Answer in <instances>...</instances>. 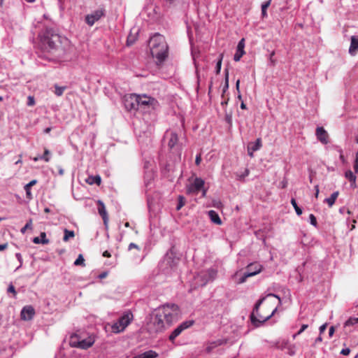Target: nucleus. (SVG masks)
<instances>
[{
	"label": "nucleus",
	"mask_w": 358,
	"mask_h": 358,
	"mask_svg": "<svg viewBox=\"0 0 358 358\" xmlns=\"http://www.w3.org/2000/svg\"><path fill=\"white\" fill-rule=\"evenodd\" d=\"M41 45L43 50L59 60L67 59L72 49L69 39L52 28H46L42 33Z\"/></svg>",
	"instance_id": "f257e3e1"
},
{
	"label": "nucleus",
	"mask_w": 358,
	"mask_h": 358,
	"mask_svg": "<svg viewBox=\"0 0 358 358\" xmlns=\"http://www.w3.org/2000/svg\"><path fill=\"white\" fill-rule=\"evenodd\" d=\"M74 265L75 266H85V259H84L83 255L80 254L78 255V258L74 262Z\"/></svg>",
	"instance_id": "2f4dec72"
},
{
	"label": "nucleus",
	"mask_w": 358,
	"mask_h": 358,
	"mask_svg": "<svg viewBox=\"0 0 358 358\" xmlns=\"http://www.w3.org/2000/svg\"><path fill=\"white\" fill-rule=\"evenodd\" d=\"M358 51V36H352L350 38V45L349 48V53L354 56Z\"/></svg>",
	"instance_id": "412c9836"
},
{
	"label": "nucleus",
	"mask_w": 358,
	"mask_h": 358,
	"mask_svg": "<svg viewBox=\"0 0 358 358\" xmlns=\"http://www.w3.org/2000/svg\"><path fill=\"white\" fill-rule=\"evenodd\" d=\"M58 172L60 176H63L64 173V171L61 166H58Z\"/></svg>",
	"instance_id": "680f3d73"
},
{
	"label": "nucleus",
	"mask_w": 358,
	"mask_h": 358,
	"mask_svg": "<svg viewBox=\"0 0 358 358\" xmlns=\"http://www.w3.org/2000/svg\"><path fill=\"white\" fill-rule=\"evenodd\" d=\"M133 318L134 315L131 312H125L123 315L119 318L118 321L112 325V331L116 334L123 331L133 320Z\"/></svg>",
	"instance_id": "39448f33"
},
{
	"label": "nucleus",
	"mask_w": 358,
	"mask_h": 358,
	"mask_svg": "<svg viewBox=\"0 0 358 358\" xmlns=\"http://www.w3.org/2000/svg\"><path fill=\"white\" fill-rule=\"evenodd\" d=\"M152 56L157 59V64L163 62L168 57V45L164 36L155 34L150 40Z\"/></svg>",
	"instance_id": "7ed1b4c3"
},
{
	"label": "nucleus",
	"mask_w": 358,
	"mask_h": 358,
	"mask_svg": "<svg viewBox=\"0 0 358 358\" xmlns=\"http://www.w3.org/2000/svg\"><path fill=\"white\" fill-rule=\"evenodd\" d=\"M159 356L158 353L154 350H148L142 354L136 355L132 358H157Z\"/></svg>",
	"instance_id": "4be33fe9"
},
{
	"label": "nucleus",
	"mask_w": 358,
	"mask_h": 358,
	"mask_svg": "<svg viewBox=\"0 0 358 358\" xmlns=\"http://www.w3.org/2000/svg\"><path fill=\"white\" fill-rule=\"evenodd\" d=\"M103 256L104 257H111V255L110 253L108 251V250H106L103 252Z\"/></svg>",
	"instance_id": "052dcab7"
},
{
	"label": "nucleus",
	"mask_w": 358,
	"mask_h": 358,
	"mask_svg": "<svg viewBox=\"0 0 358 358\" xmlns=\"http://www.w3.org/2000/svg\"><path fill=\"white\" fill-rule=\"evenodd\" d=\"M354 324H356V322H355L354 317H350L344 324V329L345 333L347 334L348 332L351 331V330H348V327L350 326H353Z\"/></svg>",
	"instance_id": "c85d7f7f"
},
{
	"label": "nucleus",
	"mask_w": 358,
	"mask_h": 358,
	"mask_svg": "<svg viewBox=\"0 0 358 358\" xmlns=\"http://www.w3.org/2000/svg\"><path fill=\"white\" fill-rule=\"evenodd\" d=\"M262 266L259 263L255 262L248 265L246 272L238 279L237 283L241 284L246 281L249 277L254 276L262 271Z\"/></svg>",
	"instance_id": "6e6552de"
},
{
	"label": "nucleus",
	"mask_w": 358,
	"mask_h": 358,
	"mask_svg": "<svg viewBox=\"0 0 358 358\" xmlns=\"http://www.w3.org/2000/svg\"><path fill=\"white\" fill-rule=\"evenodd\" d=\"M208 215H209L210 218L213 222H214L217 224H221V223H222L221 219L220 218L218 214L215 211L210 210L208 212Z\"/></svg>",
	"instance_id": "bb28decb"
},
{
	"label": "nucleus",
	"mask_w": 358,
	"mask_h": 358,
	"mask_svg": "<svg viewBox=\"0 0 358 358\" xmlns=\"http://www.w3.org/2000/svg\"><path fill=\"white\" fill-rule=\"evenodd\" d=\"M249 170L248 169H245L244 172L241 175H237L239 180H243L245 177L249 175Z\"/></svg>",
	"instance_id": "c03bdc74"
},
{
	"label": "nucleus",
	"mask_w": 358,
	"mask_h": 358,
	"mask_svg": "<svg viewBox=\"0 0 358 358\" xmlns=\"http://www.w3.org/2000/svg\"><path fill=\"white\" fill-rule=\"evenodd\" d=\"M50 154V152L49 150L45 148L44 150L43 155L42 156H41L40 158L41 159L44 160L45 162H48L50 161V157H49Z\"/></svg>",
	"instance_id": "4c0bfd02"
},
{
	"label": "nucleus",
	"mask_w": 358,
	"mask_h": 358,
	"mask_svg": "<svg viewBox=\"0 0 358 358\" xmlns=\"http://www.w3.org/2000/svg\"><path fill=\"white\" fill-rule=\"evenodd\" d=\"M310 224L313 226H317V220L314 215L310 214L309 216Z\"/></svg>",
	"instance_id": "a18cd8bd"
},
{
	"label": "nucleus",
	"mask_w": 358,
	"mask_h": 358,
	"mask_svg": "<svg viewBox=\"0 0 358 358\" xmlns=\"http://www.w3.org/2000/svg\"><path fill=\"white\" fill-rule=\"evenodd\" d=\"M229 88V73H228V71H226V73H225V83H224V86L223 87V94L225 93V92L228 90Z\"/></svg>",
	"instance_id": "58836bf2"
},
{
	"label": "nucleus",
	"mask_w": 358,
	"mask_h": 358,
	"mask_svg": "<svg viewBox=\"0 0 358 358\" xmlns=\"http://www.w3.org/2000/svg\"><path fill=\"white\" fill-rule=\"evenodd\" d=\"M157 310L160 313L159 316L164 317L168 326H170L173 322L176 321L180 315L179 308L174 303L163 305Z\"/></svg>",
	"instance_id": "20e7f679"
},
{
	"label": "nucleus",
	"mask_w": 358,
	"mask_h": 358,
	"mask_svg": "<svg viewBox=\"0 0 358 358\" xmlns=\"http://www.w3.org/2000/svg\"><path fill=\"white\" fill-rule=\"evenodd\" d=\"M35 315V310L31 306H26L21 310L20 316L23 320H31Z\"/></svg>",
	"instance_id": "ddd939ff"
},
{
	"label": "nucleus",
	"mask_w": 358,
	"mask_h": 358,
	"mask_svg": "<svg viewBox=\"0 0 358 358\" xmlns=\"http://www.w3.org/2000/svg\"><path fill=\"white\" fill-rule=\"evenodd\" d=\"M345 178L350 181L351 182V186L352 187H356V176H355V174L352 173V171L350 170H348L345 172Z\"/></svg>",
	"instance_id": "a878e982"
},
{
	"label": "nucleus",
	"mask_w": 358,
	"mask_h": 358,
	"mask_svg": "<svg viewBox=\"0 0 358 358\" xmlns=\"http://www.w3.org/2000/svg\"><path fill=\"white\" fill-rule=\"evenodd\" d=\"M280 303V298L273 294H269L259 299L250 315L252 322L256 324L266 322L273 315Z\"/></svg>",
	"instance_id": "f03ea898"
},
{
	"label": "nucleus",
	"mask_w": 358,
	"mask_h": 358,
	"mask_svg": "<svg viewBox=\"0 0 358 358\" xmlns=\"http://www.w3.org/2000/svg\"><path fill=\"white\" fill-rule=\"evenodd\" d=\"M106 276H107V273L103 272L99 275V278L102 279V278H106Z\"/></svg>",
	"instance_id": "0e129e2a"
},
{
	"label": "nucleus",
	"mask_w": 358,
	"mask_h": 358,
	"mask_svg": "<svg viewBox=\"0 0 358 358\" xmlns=\"http://www.w3.org/2000/svg\"><path fill=\"white\" fill-rule=\"evenodd\" d=\"M315 196L316 198H317V197H318V195H319V186H318V185H316V186L315 187Z\"/></svg>",
	"instance_id": "e2e57ef3"
},
{
	"label": "nucleus",
	"mask_w": 358,
	"mask_h": 358,
	"mask_svg": "<svg viewBox=\"0 0 358 358\" xmlns=\"http://www.w3.org/2000/svg\"><path fill=\"white\" fill-rule=\"evenodd\" d=\"M241 108L244 109V110L247 108L246 105L245 104V103L243 101H241Z\"/></svg>",
	"instance_id": "338daca9"
},
{
	"label": "nucleus",
	"mask_w": 358,
	"mask_h": 358,
	"mask_svg": "<svg viewBox=\"0 0 358 358\" xmlns=\"http://www.w3.org/2000/svg\"><path fill=\"white\" fill-rule=\"evenodd\" d=\"M81 339L82 338L80 335L74 334L70 337L69 345L73 348H77Z\"/></svg>",
	"instance_id": "b1692460"
},
{
	"label": "nucleus",
	"mask_w": 358,
	"mask_h": 358,
	"mask_svg": "<svg viewBox=\"0 0 358 358\" xmlns=\"http://www.w3.org/2000/svg\"><path fill=\"white\" fill-rule=\"evenodd\" d=\"M354 169L356 173L358 172V159L355 160Z\"/></svg>",
	"instance_id": "13d9d810"
},
{
	"label": "nucleus",
	"mask_w": 358,
	"mask_h": 358,
	"mask_svg": "<svg viewBox=\"0 0 358 358\" xmlns=\"http://www.w3.org/2000/svg\"><path fill=\"white\" fill-rule=\"evenodd\" d=\"M167 5L171 6L178 3L180 0H164Z\"/></svg>",
	"instance_id": "8fccbe9b"
},
{
	"label": "nucleus",
	"mask_w": 358,
	"mask_h": 358,
	"mask_svg": "<svg viewBox=\"0 0 358 358\" xmlns=\"http://www.w3.org/2000/svg\"><path fill=\"white\" fill-rule=\"evenodd\" d=\"M316 136L317 139L322 143L327 144L329 142V135L323 127L316 129Z\"/></svg>",
	"instance_id": "a211bd4d"
},
{
	"label": "nucleus",
	"mask_w": 358,
	"mask_h": 358,
	"mask_svg": "<svg viewBox=\"0 0 358 358\" xmlns=\"http://www.w3.org/2000/svg\"><path fill=\"white\" fill-rule=\"evenodd\" d=\"M204 185V181L200 178H196L194 182L187 189L188 194H197Z\"/></svg>",
	"instance_id": "f8f14e48"
},
{
	"label": "nucleus",
	"mask_w": 358,
	"mask_h": 358,
	"mask_svg": "<svg viewBox=\"0 0 358 358\" xmlns=\"http://www.w3.org/2000/svg\"><path fill=\"white\" fill-rule=\"evenodd\" d=\"M291 203L292 205V206L294 207L295 211H296V213L298 215H301L302 214V210L301 209V208H299L296 203V201L295 200V199H291Z\"/></svg>",
	"instance_id": "72a5a7b5"
},
{
	"label": "nucleus",
	"mask_w": 358,
	"mask_h": 358,
	"mask_svg": "<svg viewBox=\"0 0 358 358\" xmlns=\"http://www.w3.org/2000/svg\"><path fill=\"white\" fill-rule=\"evenodd\" d=\"M64 235L63 237V241L64 242H67L69 240V238H73L75 236V233L73 231H69V230L65 229L64 231Z\"/></svg>",
	"instance_id": "c756f323"
},
{
	"label": "nucleus",
	"mask_w": 358,
	"mask_h": 358,
	"mask_svg": "<svg viewBox=\"0 0 358 358\" xmlns=\"http://www.w3.org/2000/svg\"><path fill=\"white\" fill-rule=\"evenodd\" d=\"M66 89V87H60L57 85H55L54 92L57 96H60L63 94V93Z\"/></svg>",
	"instance_id": "7c9ffc66"
},
{
	"label": "nucleus",
	"mask_w": 358,
	"mask_h": 358,
	"mask_svg": "<svg viewBox=\"0 0 358 358\" xmlns=\"http://www.w3.org/2000/svg\"><path fill=\"white\" fill-rule=\"evenodd\" d=\"M8 292L13 293L14 296H16L17 292L15 291V287L13 285H10L8 288Z\"/></svg>",
	"instance_id": "de8ad7c7"
},
{
	"label": "nucleus",
	"mask_w": 358,
	"mask_h": 358,
	"mask_svg": "<svg viewBox=\"0 0 358 358\" xmlns=\"http://www.w3.org/2000/svg\"><path fill=\"white\" fill-rule=\"evenodd\" d=\"M138 101H139L138 110L142 112H146L151 109H154L157 103L155 99L145 94H138Z\"/></svg>",
	"instance_id": "423d86ee"
},
{
	"label": "nucleus",
	"mask_w": 358,
	"mask_h": 358,
	"mask_svg": "<svg viewBox=\"0 0 358 358\" xmlns=\"http://www.w3.org/2000/svg\"><path fill=\"white\" fill-rule=\"evenodd\" d=\"M271 1V0H268L262 5V15L263 17H266L267 15L266 9L269 7Z\"/></svg>",
	"instance_id": "473e14b6"
},
{
	"label": "nucleus",
	"mask_w": 358,
	"mask_h": 358,
	"mask_svg": "<svg viewBox=\"0 0 358 358\" xmlns=\"http://www.w3.org/2000/svg\"><path fill=\"white\" fill-rule=\"evenodd\" d=\"M194 324L193 320L185 321L176 328L169 336V340L173 341L185 329L192 327Z\"/></svg>",
	"instance_id": "9b49d317"
},
{
	"label": "nucleus",
	"mask_w": 358,
	"mask_h": 358,
	"mask_svg": "<svg viewBox=\"0 0 358 358\" xmlns=\"http://www.w3.org/2000/svg\"><path fill=\"white\" fill-rule=\"evenodd\" d=\"M165 137L169 139L168 146L169 149L172 150L178 142V134L173 131H166L165 134Z\"/></svg>",
	"instance_id": "4468645a"
},
{
	"label": "nucleus",
	"mask_w": 358,
	"mask_h": 358,
	"mask_svg": "<svg viewBox=\"0 0 358 358\" xmlns=\"http://www.w3.org/2000/svg\"><path fill=\"white\" fill-rule=\"evenodd\" d=\"M223 57H224V55L222 53L220 54L219 56V59H218V61L217 62V65H216V73L217 74H219L220 73L222 61Z\"/></svg>",
	"instance_id": "c9c22d12"
},
{
	"label": "nucleus",
	"mask_w": 358,
	"mask_h": 358,
	"mask_svg": "<svg viewBox=\"0 0 358 358\" xmlns=\"http://www.w3.org/2000/svg\"><path fill=\"white\" fill-rule=\"evenodd\" d=\"M226 339H218L206 343V352L210 353L215 348L227 343Z\"/></svg>",
	"instance_id": "6ab92c4d"
},
{
	"label": "nucleus",
	"mask_w": 358,
	"mask_h": 358,
	"mask_svg": "<svg viewBox=\"0 0 358 358\" xmlns=\"http://www.w3.org/2000/svg\"><path fill=\"white\" fill-rule=\"evenodd\" d=\"M24 190L26 192L27 199H28L29 200L32 199L33 196H32V194H31V187H27V185H25L24 186Z\"/></svg>",
	"instance_id": "a19ab883"
},
{
	"label": "nucleus",
	"mask_w": 358,
	"mask_h": 358,
	"mask_svg": "<svg viewBox=\"0 0 358 358\" xmlns=\"http://www.w3.org/2000/svg\"><path fill=\"white\" fill-rule=\"evenodd\" d=\"M36 183H37L36 180H32L29 183H27L26 185H27V187H31L32 186L35 185Z\"/></svg>",
	"instance_id": "864d4df0"
},
{
	"label": "nucleus",
	"mask_w": 358,
	"mask_h": 358,
	"mask_svg": "<svg viewBox=\"0 0 358 358\" xmlns=\"http://www.w3.org/2000/svg\"><path fill=\"white\" fill-rule=\"evenodd\" d=\"M8 248V243L1 244L0 245V251H3Z\"/></svg>",
	"instance_id": "bf43d9fd"
},
{
	"label": "nucleus",
	"mask_w": 358,
	"mask_h": 358,
	"mask_svg": "<svg viewBox=\"0 0 358 358\" xmlns=\"http://www.w3.org/2000/svg\"><path fill=\"white\" fill-rule=\"evenodd\" d=\"M335 329L336 327L334 326H331L330 328H329V337H332L334 332H335Z\"/></svg>",
	"instance_id": "603ef678"
},
{
	"label": "nucleus",
	"mask_w": 358,
	"mask_h": 358,
	"mask_svg": "<svg viewBox=\"0 0 358 358\" xmlns=\"http://www.w3.org/2000/svg\"><path fill=\"white\" fill-rule=\"evenodd\" d=\"M51 129H51V127H48V128H46V129L44 130V133H45V134H48V133H50V132Z\"/></svg>",
	"instance_id": "774afa93"
},
{
	"label": "nucleus",
	"mask_w": 358,
	"mask_h": 358,
	"mask_svg": "<svg viewBox=\"0 0 358 358\" xmlns=\"http://www.w3.org/2000/svg\"><path fill=\"white\" fill-rule=\"evenodd\" d=\"M226 120L227 121L228 123L231 124V115H227L226 116Z\"/></svg>",
	"instance_id": "69168bd1"
},
{
	"label": "nucleus",
	"mask_w": 358,
	"mask_h": 358,
	"mask_svg": "<svg viewBox=\"0 0 358 358\" xmlns=\"http://www.w3.org/2000/svg\"><path fill=\"white\" fill-rule=\"evenodd\" d=\"M160 313L158 310H156V313L154 317L152 319V321L150 324V331L158 333L166 329L169 326L166 324V321L164 319V317L159 316Z\"/></svg>",
	"instance_id": "0eeeda50"
},
{
	"label": "nucleus",
	"mask_w": 358,
	"mask_h": 358,
	"mask_svg": "<svg viewBox=\"0 0 358 358\" xmlns=\"http://www.w3.org/2000/svg\"><path fill=\"white\" fill-rule=\"evenodd\" d=\"M32 229V220L30 219L27 224L21 229V232L24 234L27 229Z\"/></svg>",
	"instance_id": "e433bc0d"
},
{
	"label": "nucleus",
	"mask_w": 358,
	"mask_h": 358,
	"mask_svg": "<svg viewBox=\"0 0 358 358\" xmlns=\"http://www.w3.org/2000/svg\"><path fill=\"white\" fill-rule=\"evenodd\" d=\"M33 242L35 244H48L49 243L50 241L46 238L45 232H41L40 237H34L33 238Z\"/></svg>",
	"instance_id": "5701e85b"
},
{
	"label": "nucleus",
	"mask_w": 358,
	"mask_h": 358,
	"mask_svg": "<svg viewBox=\"0 0 358 358\" xmlns=\"http://www.w3.org/2000/svg\"><path fill=\"white\" fill-rule=\"evenodd\" d=\"M245 48V39L242 38L238 43L236 52L234 56V59L235 62H238L241 58L245 53L244 50Z\"/></svg>",
	"instance_id": "f3484780"
},
{
	"label": "nucleus",
	"mask_w": 358,
	"mask_h": 358,
	"mask_svg": "<svg viewBox=\"0 0 358 358\" xmlns=\"http://www.w3.org/2000/svg\"><path fill=\"white\" fill-rule=\"evenodd\" d=\"M350 352V350L349 348H345V349H343L341 352V354L343 355H348Z\"/></svg>",
	"instance_id": "6e6d98bb"
},
{
	"label": "nucleus",
	"mask_w": 358,
	"mask_h": 358,
	"mask_svg": "<svg viewBox=\"0 0 358 358\" xmlns=\"http://www.w3.org/2000/svg\"><path fill=\"white\" fill-rule=\"evenodd\" d=\"M308 327V324H303L301 327V329H299V331L298 332H296V334H294L292 337H293V339H295L296 336H298L299 335H300L302 332H303Z\"/></svg>",
	"instance_id": "ea45409f"
},
{
	"label": "nucleus",
	"mask_w": 358,
	"mask_h": 358,
	"mask_svg": "<svg viewBox=\"0 0 358 358\" xmlns=\"http://www.w3.org/2000/svg\"><path fill=\"white\" fill-rule=\"evenodd\" d=\"M327 327V323H324V324H322V326L320 327V334H323L324 331H325L326 328Z\"/></svg>",
	"instance_id": "5fc2aeb1"
},
{
	"label": "nucleus",
	"mask_w": 358,
	"mask_h": 358,
	"mask_svg": "<svg viewBox=\"0 0 358 358\" xmlns=\"http://www.w3.org/2000/svg\"><path fill=\"white\" fill-rule=\"evenodd\" d=\"M94 343V338L92 336H89L87 338H83L79 342L78 348L86 350L90 348Z\"/></svg>",
	"instance_id": "aec40b11"
},
{
	"label": "nucleus",
	"mask_w": 358,
	"mask_h": 358,
	"mask_svg": "<svg viewBox=\"0 0 358 358\" xmlns=\"http://www.w3.org/2000/svg\"><path fill=\"white\" fill-rule=\"evenodd\" d=\"M97 205L99 214L101 216L104 225L107 227L108 222V216L106 210V206L101 200L97 201Z\"/></svg>",
	"instance_id": "dca6fc26"
},
{
	"label": "nucleus",
	"mask_w": 358,
	"mask_h": 358,
	"mask_svg": "<svg viewBox=\"0 0 358 358\" xmlns=\"http://www.w3.org/2000/svg\"><path fill=\"white\" fill-rule=\"evenodd\" d=\"M208 278L210 280H213L215 279L216 275H217V271L214 269H210L208 271Z\"/></svg>",
	"instance_id": "79ce46f5"
},
{
	"label": "nucleus",
	"mask_w": 358,
	"mask_h": 358,
	"mask_svg": "<svg viewBox=\"0 0 358 358\" xmlns=\"http://www.w3.org/2000/svg\"><path fill=\"white\" fill-rule=\"evenodd\" d=\"M185 204V199L182 196H178V203L176 206V210H180Z\"/></svg>",
	"instance_id": "f704fd0d"
},
{
	"label": "nucleus",
	"mask_w": 358,
	"mask_h": 358,
	"mask_svg": "<svg viewBox=\"0 0 358 358\" xmlns=\"http://www.w3.org/2000/svg\"><path fill=\"white\" fill-rule=\"evenodd\" d=\"M133 248H136V249H137L138 250H140L139 247H138L136 244H135V243H131L129 245L128 249H129V250H132Z\"/></svg>",
	"instance_id": "3c124183"
},
{
	"label": "nucleus",
	"mask_w": 358,
	"mask_h": 358,
	"mask_svg": "<svg viewBox=\"0 0 358 358\" xmlns=\"http://www.w3.org/2000/svg\"><path fill=\"white\" fill-rule=\"evenodd\" d=\"M338 194V192H334L330 197L325 199L324 202H326L329 207H331L337 199Z\"/></svg>",
	"instance_id": "cd10ccee"
},
{
	"label": "nucleus",
	"mask_w": 358,
	"mask_h": 358,
	"mask_svg": "<svg viewBox=\"0 0 358 358\" xmlns=\"http://www.w3.org/2000/svg\"><path fill=\"white\" fill-rule=\"evenodd\" d=\"M86 182L89 185L96 184L97 185H100L101 178L99 175L90 176L86 179Z\"/></svg>",
	"instance_id": "393cba45"
},
{
	"label": "nucleus",
	"mask_w": 358,
	"mask_h": 358,
	"mask_svg": "<svg viewBox=\"0 0 358 358\" xmlns=\"http://www.w3.org/2000/svg\"><path fill=\"white\" fill-rule=\"evenodd\" d=\"M239 85H240V80H238L236 81V90L238 92V99L239 100H241L242 99V96H241V92H240V87H239Z\"/></svg>",
	"instance_id": "49530a36"
},
{
	"label": "nucleus",
	"mask_w": 358,
	"mask_h": 358,
	"mask_svg": "<svg viewBox=\"0 0 358 358\" xmlns=\"http://www.w3.org/2000/svg\"><path fill=\"white\" fill-rule=\"evenodd\" d=\"M138 94L127 95L124 99V104L127 110H138Z\"/></svg>",
	"instance_id": "1a4fd4ad"
},
{
	"label": "nucleus",
	"mask_w": 358,
	"mask_h": 358,
	"mask_svg": "<svg viewBox=\"0 0 358 358\" xmlns=\"http://www.w3.org/2000/svg\"><path fill=\"white\" fill-rule=\"evenodd\" d=\"M201 162V157L200 155H199L196 157L195 164L198 166L200 164Z\"/></svg>",
	"instance_id": "4d7b16f0"
},
{
	"label": "nucleus",
	"mask_w": 358,
	"mask_h": 358,
	"mask_svg": "<svg viewBox=\"0 0 358 358\" xmlns=\"http://www.w3.org/2000/svg\"><path fill=\"white\" fill-rule=\"evenodd\" d=\"M262 146L261 138H257L255 142H250L248 145V154L250 157H254V152L259 150Z\"/></svg>",
	"instance_id": "2eb2a0df"
},
{
	"label": "nucleus",
	"mask_w": 358,
	"mask_h": 358,
	"mask_svg": "<svg viewBox=\"0 0 358 358\" xmlns=\"http://www.w3.org/2000/svg\"><path fill=\"white\" fill-rule=\"evenodd\" d=\"M35 105V99L32 96H29L27 98V106H33Z\"/></svg>",
	"instance_id": "37998d69"
},
{
	"label": "nucleus",
	"mask_w": 358,
	"mask_h": 358,
	"mask_svg": "<svg viewBox=\"0 0 358 358\" xmlns=\"http://www.w3.org/2000/svg\"><path fill=\"white\" fill-rule=\"evenodd\" d=\"M275 55V51H273L270 55L269 60L271 63V65L274 66L275 65V59H273V56Z\"/></svg>",
	"instance_id": "09e8293b"
},
{
	"label": "nucleus",
	"mask_w": 358,
	"mask_h": 358,
	"mask_svg": "<svg viewBox=\"0 0 358 358\" xmlns=\"http://www.w3.org/2000/svg\"><path fill=\"white\" fill-rule=\"evenodd\" d=\"M106 10L103 8H100L85 17V22L89 26H92L105 15Z\"/></svg>",
	"instance_id": "9d476101"
}]
</instances>
